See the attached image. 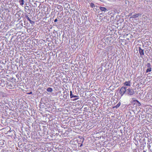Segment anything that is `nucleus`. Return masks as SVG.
<instances>
[{
  "mask_svg": "<svg viewBox=\"0 0 152 152\" xmlns=\"http://www.w3.org/2000/svg\"><path fill=\"white\" fill-rule=\"evenodd\" d=\"M119 93L122 96L124 94H126L129 96H132L134 94V91L132 88H127L126 87H122L119 91Z\"/></svg>",
  "mask_w": 152,
  "mask_h": 152,
  "instance_id": "obj_1",
  "label": "nucleus"
},
{
  "mask_svg": "<svg viewBox=\"0 0 152 152\" xmlns=\"http://www.w3.org/2000/svg\"><path fill=\"white\" fill-rule=\"evenodd\" d=\"M70 96L71 98L72 99L73 101H75L79 98V96L77 95H74L72 94V91H70Z\"/></svg>",
  "mask_w": 152,
  "mask_h": 152,
  "instance_id": "obj_2",
  "label": "nucleus"
},
{
  "mask_svg": "<svg viewBox=\"0 0 152 152\" xmlns=\"http://www.w3.org/2000/svg\"><path fill=\"white\" fill-rule=\"evenodd\" d=\"M139 51L140 57L142 58L144 54L143 50L140 47H139Z\"/></svg>",
  "mask_w": 152,
  "mask_h": 152,
  "instance_id": "obj_3",
  "label": "nucleus"
},
{
  "mask_svg": "<svg viewBox=\"0 0 152 152\" xmlns=\"http://www.w3.org/2000/svg\"><path fill=\"white\" fill-rule=\"evenodd\" d=\"M69 94L68 93H66V94H64L63 95V98L62 99L63 100H64L66 99L69 97Z\"/></svg>",
  "mask_w": 152,
  "mask_h": 152,
  "instance_id": "obj_4",
  "label": "nucleus"
},
{
  "mask_svg": "<svg viewBox=\"0 0 152 152\" xmlns=\"http://www.w3.org/2000/svg\"><path fill=\"white\" fill-rule=\"evenodd\" d=\"M99 9L100 10L102 11V12H105L107 10V9L105 7H102L101 6H100L99 7Z\"/></svg>",
  "mask_w": 152,
  "mask_h": 152,
  "instance_id": "obj_5",
  "label": "nucleus"
},
{
  "mask_svg": "<svg viewBox=\"0 0 152 152\" xmlns=\"http://www.w3.org/2000/svg\"><path fill=\"white\" fill-rule=\"evenodd\" d=\"M141 15V14L140 13H137V14L133 15L132 16V18H136L138 17L139 16H140Z\"/></svg>",
  "mask_w": 152,
  "mask_h": 152,
  "instance_id": "obj_6",
  "label": "nucleus"
},
{
  "mask_svg": "<svg viewBox=\"0 0 152 152\" xmlns=\"http://www.w3.org/2000/svg\"><path fill=\"white\" fill-rule=\"evenodd\" d=\"M124 85L127 86H130L131 82L130 81H126L124 83Z\"/></svg>",
  "mask_w": 152,
  "mask_h": 152,
  "instance_id": "obj_7",
  "label": "nucleus"
},
{
  "mask_svg": "<svg viewBox=\"0 0 152 152\" xmlns=\"http://www.w3.org/2000/svg\"><path fill=\"white\" fill-rule=\"evenodd\" d=\"M19 2L20 5H23L24 4V1L23 0H19Z\"/></svg>",
  "mask_w": 152,
  "mask_h": 152,
  "instance_id": "obj_8",
  "label": "nucleus"
},
{
  "mask_svg": "<svg viewBox=\"0 0 152 152\" xmlns=\"http://www.w3.org/2000/svg\"><path fill=\"white\" fill-rule=\"evenodd\" d=\"M121 104V103L120 102H119L118 104L115 106L113 107V108H117L119 107V106H120Z\"/></svg>",
  "mask_w": 152,
  "mask_h": 152,
  "instance_id": "obj_9",
  "label": "nucleus"
},
{
  "mask_svg": "<svg viewBox=\"0 0 152 152\" xmlns=\"http://www.w3.org/2000/svg\"><path fill=\"white\" fill-rule=\"evenodd\" d=\"M46 90L48 92H51L53 91V89L49 87Z\"/></svg>",
  "mask_w": 152,
  "mask_h": 152,
  "instance_id": "obj_10",
  "label": "nucleus"
},
{
  "mask_svg": "<svg viewBox=\"0 0 152 152\" xmlns=\"http://www.w3.org/2000/svg\"><path fill=\"white\" fill-rule=\"evenodd\" d=\"M25 18L29 21L31 20L29 18L28 15H27V14L26 15V14H25Z\"/></svg>",
  "mask_w": 152,
  "mask_h": 152,
  "instance_id": "obj_11",
  "label": "nucleus"
},
{
  "mask_svg": "<svg viewBox=\"0 0 152 152\" xmlns=\"http://www.w3.org/2000/svg\"><path fill=\"white\" fill-rule=\"evenodd\" d=\"M147 67L148 68H151V65L150 63H148L146 65Z\"/></svg>",
  "mask_w": 152,
  "mask_h": 152,
  "instance_id": "obj_12",
  "label": "nucleus"
},
{
  "mask_svg": "<svg viewBox=\"0 0 152 152\" xmlns=\"http://www.w3.org/2000/svg\"><path fill=\"white\" fill-rule=\"evenodd\" d=\"M151 68H148L146 70V72L147 73L148 72H150L151 71Z\"/></svg>",
  "mask_w": 152,
  "mask_h": 152,
  "instance_id": "obj_13",
  "label": "nucleus"
},
{
  "mask_svg": "<svg viewBox=\"0 0 152 152\" xmlns=\"http://www.w3.org/2000/svg\"><path fill=\"white\" fill-rule=\"evenodd\" d=\"M90 7L91 8H93L95 7V5L93 3H91V4H90Z\"/></svg>",
  "mask_w": 152,
  "mask_h": 152,
  "instance_id": "obj_14",
  "label": "nucleus"
},
{
  "mask_svg": "<svg viewBox=\"0 0 152 152\" xmlns=\"http://www.w3.org/2000/svg\"><path fill=\"white\" fill-rule=\"evenodd\" d=\"M134 101L137 102V103L138 104V106H140V105H141L140 103L138 100H134Z\"/></svg>",
  "mask_w": 152,
  "mask_h": 152,
  "instance_id": "obj_15",
  "label": "nucleus"
},
{
  "mask_svg": "<svg viewBox=\"0 0 152 152\" xmlns=\"http://www.w3.org/2000/svg\"><path fill=\"white\" fill-rule=\"evenodd\" d=\"M30 23H31L32 24H34L35 23L34 21H32L31 20H30L29 21Z\"/></svg>",
  "mask_w": 152,
  "mask_h": 152,
  "instance_id": "obj_16",
  "label": "nucleus"
},
{
  "mask_svg": "<svg viewBox=\"0 0 152 152\" xmlns=\"http://www.w3.org/2000/svg\"><path fill=\"white\" fill-rule=\"evenodd\" d=\"M24 22L25 23V24H26V25H27V24L28 25V23H26V21L25 20V19L24 20Z\"/></svg>",
  "mask_w": 152,
  "mask_h": 152,
  "instance_id": "obj_17",
  "label": "nucleus"
},
{
  "mask_svg": "<svg viewBox=\"0 0 152 152\" xmlns=\"http://www.w3.org/2000/svg\"><path fill=\"white\" fill-rule=\"evenodd\" d=\"M32 92H30L29 93H28V94H32Z\"/></svg>",
  "mask_w": 152,
  "mask_h": 152,
  "instance_id": "obj_18",
  "label": "nucleus"
},
{
  "mask_svg": "<svg viewBox=\"0 0 152 152\" xmlns=\"http://www.w3.org/2000/svg\"><path fill=\"white\" fill-rule=\"evenodd\" d=\"M58 21V20L57 19H56L54 20V22H56Z\"/></svg>",
  "mask_w": 152,
  "mask_h": 152,
  "instance_id": "obj_19",
  "label": "nucleus"
},
{
  "mask_svg": "<svg viewBox=\"0 0 152 152\" xmlns=\"http://www.w3.org/2000/svg\"><path fill=\"white\" fill-rule=\"evenodd\" d=\"M1 82H4V80H1Z\"/></svg>",
  "mask_w": 152,
  "mask_h": 152,
  "instance_id": "obj_20",
  "label": "nucleus"
},
{
  "mask_svg": "<svg viewBox=\"0 0 152 152\" xmlns=\"http://www.w3.org/2000/svg\"><path fill=\"white\" fill-rule=\"evenodd\" d=\"M132 15V13H129V15Z\"/></svg>",
  "mask_w": 152,
  "mask_h": 152,
  "instance_id": "obj_21",
  "label": "nucleus"
},
{
  "mask_svg": "<svg viewBox=\"0 0 152 152\" xmlns=\"http://www.w3.org/2000/svg\"><path fill=\"white\" fill-rule=\"evenodd\" d=\"M150 140H148V142H150Z\"/></svg>",
  "mask_w": 152,
  "mask_h": 152,
  "instance_id": "obj_22",
  "label": "nucleus"
},
{
  "mask_svg": "<svg viewBox=\"0 0 152 152\" xmlns=\"http://www.w3.org/2000/svg\"><path fill=\"white\" fill-rule=\"evenodd\" d=\"M143 152H146V151H143Z\"/></svg>",
  "mask_w": 152,
  "mask_h": 152,
  "instance_id": "obj_23",
  "label": "nucleus"
},
{
  "mask_svg": "<svg viewBox=\"0 0 152 152\" xmlns=\"http://www.w3.org/2000/svg\"><path fill=\"white\" fill-rule=\"evenodd\" d=\"M82 145V144H81L80 145V147H81Z\"/></svg>",
  "mask_w": 152,
  "mask_h": 152,
  "instance_id": "obj_24",
  "label": "nucleus"
},
{
  "mask_svg": "<svg viewBox=\"0 0 152 152\" xmlns=\"http://www.w3.org/2000/svg\"><path fill=\"white\" fill-rule=\"evenodd\" d=\"M148 147H149V148H150V147H151V146H150V145H148Z\"/></svg>",
  "mask_w": 152,
  "mask_h": 152,
  "instance_id": "obj_25",
  "label": "nucleus"
},
{
  "mask_svg": "<svg viewBox=\"0 0 152 152\" xmlns=\"http://www.w3.org/2000/svg\"><path fill=\"white\" fill-rule=\"evenodd\" d=\"M0 93H3L2 92H0Z\"/></svg>",
  "mask_w": 152,
  "mask_h": 152,
  "instance_id": "obj_26",
  "label": "nucleus"
},
{
  "mask_svg": "<svg viewBox=\"0 0 152 152\" xmlns=\"http://www.w3.org/2000/svg\"><path fill=\"white\" fill-rule=\"evenodd\" d=\"M22 58V57H20V58Z\"/></svg>",
  "mask_w": 152,
  "mask_h": 152,
  "instance_id": "obj_27",
  "label": "nucleus"
},
{
  "mask_svg": "<svg viewBox=\"0 0 152 152\" xmlns=\"http://www.w3.org/2000/svg\"><path fill=\"white\" fill-rule=\"evenodd\" d=\"M65 93V92H63V93H64V94Z\"/></svg>",
  "mask_w": 152,
  "mask_h": 152,
  "instance_id": "obj_28",
  "label": "nucleus"
},
{
  "mask_svg": "<svg viewBox=\"0 0 152 152\" xmlns=\"http://www.w3.org/2000/svg\"><path fill=\"white\" fill-rule=\"evenodd\" d=\"M106 17H104V18H106Z\"/></svg>",
  "mask_w": 152,
  "mask_h": 152,
  "instance_id": "obj_29",
  "label": "nucleus"
},
{
  "mask_svg": "<svg viewBox=\"0 0 152 152\" xmlns=\"http://www.w3.org/2000/svg\"><path fill=\"white\" fill-rule=\"evenodd\" d=\"M18 12H17V13H16V14H17V13H18Z\"/></svg>",
  "mask_w": 152,
  "mask_h": 152,
  "instance_id": "obj_30",
  "label": "nucleus"
}]
</instances>
